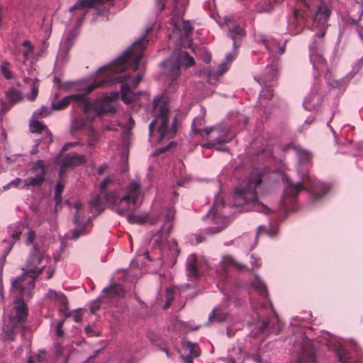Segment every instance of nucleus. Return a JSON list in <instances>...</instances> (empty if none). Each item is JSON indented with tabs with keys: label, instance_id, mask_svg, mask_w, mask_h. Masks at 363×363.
I'll return each instance as SVG.
<instances>
[{
	"label": "nucleus",
	"instance_id": "obj_44",
	"mask_svg": "<svg viewBox=\"0 0 363 363\" xmlns=\"http://www.w3.org/2000/svg\"><path fill=\"white\" fill-rule=\"evenodd\" d=\"M101 304V301L98 298L93 301L90 307V311L92 314H94L98 310H99Z\"/></svg>",
	"mask_w": 363,
	"mask_h": 363
},
{
	"label": "nucleus",
	"instance_id": "obj_11",
	"mask_svg": "<svg viewBox=\"0 0 363 363\" xmlns=\"http://www.w3.org/2000/svg\"><path fill=\"white\" fill-rule=\"evenodd\" d=\"M310 60L319 74L328 71L327 62L323 55V42L315 40L309 46Z\"/></svg>",
	"mask_w": 363,
	"mask_h": 363
},
{
	"label": "nucleus",
	"instance_id": "obj_19",
	"mask_svg": "<svg viewBox=\"0 0 363 363\" xmlns=\"http://www.w3.org/2000/svg\"><path fill=\"white\" fill-rule=\"evenodd\" d=\"M81 206L82 204L79 203H76L74 204V207L76 208V213L74 216V221L78 228L77 229H74L72 233V238L74 240L78 239L83 234V232L84 231L86 228L85 225H82V224L83 223V218H82L79 213V209Z\"/></svg>",
	"mask_w": 363,
	"mask_h": 363
},
{
	"label": "nucleus",
	"instance_id": "obj_55",
	"mask_svg": "<svg viewBox=\"0 0 363 363\" xmlns=\"http://www.w3.org/2000/svg\"><path fill=\"white\" fill-rule=\"evenodd\" d=\"M77 144H78L77 143H72V142H71V143H66V144L63 146V147H62V152H65V151H67L69 147H74V146H76Z\"/></svg>",
	"mask_w": 363,
	"mask_h": 363
},
{
	"label": "nucleus",
	"instance_id": "obj_2",
	"mask_svg": "<svg viewBox=\"0 0 363 363\" xmlns=\"http://www.w3.org/2000/svg\"><path fill=\"white\" fill-rule=\"evenodd\" d=\"M35 232L29 229L26 239V245H33L26 259L25 266L22 268L23 274L18 277L13 282V286L18 289L21 294L26 290L30 291L35 287V279L43 273L45 266H41L45 250L39 242H35Z\"/></svg>",
	"mask_w": 363,
	"mask_h": 363
},
{
	"label": "nucleus",
	"instance_id": "obj_14",
	"mask_svg": "<svg viewBox=\"0 0 363 363\" xmlns=\"http://www.w3.org/2000/svg\"><path fill=\"white\" fill-rule=\"evenodd\" d=\"M104 3L108 4L109 6H113L114 4V0H78L77 3L69 9V11L74 12L77 10L84 11L88 9L94 8L97 4ZM85 15L86 11H83L79 19L82 20Z\"/></svg>",
	"mask_w": 363,
	"mask_h": 363
},
{
	"label": "nucleus",
	"instance_id": "obj_4",
	"mask_svg": "<svg viewBox=\"0 0 363 363\" xmlns=\"http://www.w3.org/2000/svg\"><path fill=\"white\" fill-rule=\"evenodd\" d=\"M330 189L329 184L317 181L308 172H302L301 180L293 183L288 182L281 199V206L285 211L295 209L297 197L300 191H308L314 199L323 197Z\"/></svg>",
	"mask_w": 363,
	"mask_h": 363
},
{
	"label": "nucleus",
	"instance_id": "obj_30",
	"mask_svg": "<svg viewBox=\"0 0 363 363\" xmlns=\"http://www.w3.org/2000/svg\"><path fill=\"white\" fill-rule=\"evenodd\" d=\"M6 96L7 99L12 104H16L23 99V96L21 94V92L15 89H9L6 93Z\"/></svg>",
	"mask_w": 363,
	"mask_h": 363
},
{
	"label": "nucleus",
	"instance_id": "obj_41",
	"mask_svg": "<svg viewBox=\"0 0 363 363\" xmlns=\"http://www.w3.org/2000/svg\"><path fill=\"white\" fill-rule=\"evenodd\" d=\"M50 114L49 109L45 106H42L38 110L35 111L33 113V116L35 118L38 117H46Z\"/></svg>",
	"mask_w": 363,
	"mask_h": 363
},
{
	"label": "nucleus",
	"instance_id": "obj_31",
	"mask_svg": "<svg viewBox=\"0 0 363 363\" xmlns=\"http://www.w3.org/2000/svg\"><path fill=\"white\" fill-rule=\"evenodd\" d=\"M228 314L221 311L219 309H213L210 314L208 319L209 320H216L218 322L224 321L227 318Z\"/></svg>",
	"mask_w": 363,
	"mask_h": 363
},
{
	"label": "nucleus",
	"instance_id": "obj_13",
	"mask_svg": "<svg viewBox=\"0 0 363 363\" xmlns=\"http://www.w3.org/2000/svg\"><path fill=\"white\" fill-rule=\"evenodd\" d=\"M334 350L341 363H363V351L356 345L355 357L340 345L336 346Z\"/></svg>",
	"mask_w": 363,
	"mask_h": 363
},
{
	"label": "nucleus",
	"instance_id": "obj_46",
	"mask_svg": "<svg viewBox=\"0 0 363 363\" xmlns=\"http://www.w3.org/2000/svg\"><path fill=\"white\" fill-rule=\"evenodd\" d=\"M128 220L130 223H143L145 221V218H138L135 215L128 214Z\"/></svg>",
	"mask_w": 363,
	"mask_h": 363
},
{
	"label": "nucleus",
	"instance_id": "obj_42",
	"mask_svg": "<svg viewBox=\"0 0 363 363\" xmlns=\"http://www.w3.org/2000/svg\"><path fill=\"white\" fill-rule=\"evenodd\" d=\"M111 182V179L109 177H108L100 183V184H99L100 194H103L104 192L106 191V189Z\"/></svg>",
	"mask_w": 363,
	"mask_h": 363
},
{
	"label": "nucleus",
	"instance_id": "obj_45",
	"mask_svg": "<svg viewBox=\"0 0 363 363\" xmlns=\"http://www.w3.org/2000/svg\"><path fill=\"white\" fill-rule=\"evenodd\" d=\"M65 323V320H60L56 325V335L58 337H62L64 335L62 327Z\"/></svg>",
	"mask_w": 363,
	"mask_h": 363
},
{
	"label": "nucleus",
	"instance_id": "obj_17",
	"mask_svg": "<svg viewBox=\"0 0 363 363\" xmlns=\"http://www.w3.org/2000/svg\"><path fill=\"white\" fill-rule=\"evenodd\" d=\"M86 161V157L83 155H78L75 152L69 153L61 160L60 173H62L65 169L78 166L85 163Z\"/></svg>",
	"mask_w": 363,
	"mask_h": 363
},
{
	"label": "nucleus",
	"instance_id": "obj_63",
	"mask_svg": "<svg viewBox=\"0 0 363 363\" xmlns=\"http://www.w3.org/2000/svg\"><path fill=\"white\" fill-rule=\"evenodd\" d=\"M85 330L86 331V333H87L89 335H93L92 330H91V328L89 326L86 327V328H85Z\"/></svg>",
	"mask_w": 363,
	"mask_h": 363
},
{
	"label": "nucleus",
	"instance_id": "obj_54",
	"mask_svg": "<svg viewBox=\"0 0 363 363\" xmlns=\"http://www.w3.org/2000/svg\"><path fill=\"white\" fill-rule=\"evenodd\" d=\"M225 228V226L216 227L214 230H213V228H208L207 230L209 233L213 234V233H218L221 232Z\"/></svg>",
	"mask_w": 363,
	"mask_h": 363
},
{
	"label": "nucleus",
	"instance_id": "obj_56",
	"mask_svg": "<svg viewBox=\"0 0 363 363\" xmlns=\"http://www.w3.org/2000/svg\"><path fill=\"white\" fill-rule=\"evenodd\" d=\"M108 13V9H102L100 10H98L96 13V16H106Z\"/></svg>",
	"mask_w": 363,
	"mask_h": 363
},
{
	"label": "nucleus",
	"instance_id": "obj_9",
	"mask_svg": "<svg viewBox=\"0 0 363 363\" xmlns=\"http://www.w3.org/2000/svg\"><path fill=\"white\" fill-rule=\"evenodd\" d=\"M31 171L35 172V177H29L24 180L16 178L13 181L9 182L4 189H6L10 186L18 187L22 183L21 189L28 188L29 186L38 187L40 186L45 181L46 170L43 160H38L31 167Z\"/></svg>",
	"mask_w": 363,
	"mask_h": 363
},
{
	"label": "nucleus",
	"instance_id": "obj_1",
	"mask_svg": "<svg viewBox=\"0 0 363 363\" xmlns=\"http://www.w3.org/2000/svg\"><path fill=\"white\" fill-rule=\"evenodd\" d=\"M147 43L148 40L146 39L145 36H143L135 41L132 47L127 49L109 65L99 69V72H104V78L98 82V84H101V86L106 83H122L121 87V99L125 104H130L135 99V95L131 91L130 88H136L142 79V74H138L135 78L126 74L123 76H117L116 74L123 72L128 67L134 71L138 69L143 58V52Z\"/></svg>",
	"mask_w": 363,
	"mask_h": 363
},
{
	"label": "nucleus",
	"instance_id": "obj_27",
	"mask_svg": "<svg viewBox=\"0 0 363 363\" xmlns=\"http://www.w3.org/2000/svg\"><path fill=\"white\" fill-rule=\"evenodd\" d=\"M183 346L189 352L188 357L195 358L200 355L201 351L197 344L192 343L190 341H184Z\"/></svg>",
	"mask_w": 363,
	"mask_h": 363
},
{
	"label": "nucleus",
	"instance_id": "obj_21",
	"mask_svg": "<svg viewBox=\"0 0 363 363\" xmlns=\"http://www.w3.org/2000/svg\"><path fill=\"white\" fill-rule=\"evenodd\" d=\"M269 72L270 78L266 76L263 79L257 80L260 85H264L265 86V89H263L262 91L261 96L268 100H270L273 97L274 93L271 87L267 86V82H268L270 80H274L276 78L277 74L276 71L272 68L269 69Z\"/></svg>",
	"mask_w": 363,
	"mask_h": 363
},
{
	"label": "nucleus",
	"instance_id": "obj_33",
	"mask_svg": "<svg viewBox=\"0 0 363 363\" xmlns=\"http://www.w3.org/2000/svg\"><path fill=\"white\" fill-rule=\"evenodd\" d=\"M86 125V121L83 118H74L72 121L71 132L74 134L77 130L83 128Z\"/></svg>",
	"mask_w": 363,
	"mask_h": 363
},
{
	"label": "nucleus",
	"instance_id": "obj_48",
	"mask_svg": "<svg viewBox=\"0 0 363 363\" xmlns=\"http://www.w3.org/2000/svg\"><path fill=\"white\" fill-rule=\"evenodd\" d=\"M250 263H251V265H252V268L254 269V268H257V267H259L260 265H261V262H260V259L255 257L253 255H252L250 257Z\"/></svg>",
	"mask_w": 363,
	"mask_h": 363
},
{
	"label": "nucleus",
	"instance_id": "obj_61",
	"mask_svg": "<svg viewBox=\"0 0 363 363\" xmlns=\"http://www.w3.org/2000/svg\"><path fill=\"white\" fill-rule=\"evenodd\" d=\"M160 350L164 352L167 357L169 356V349L167 348V347H166L165 345H164L162 347H161Z\"/></svg>",
	"mask_w": 363,
	"mask_h": 363
},
{
	"label": "nucleus",
	"instance_id": "obj_53",
	"mask_svg": "<svg viewBox=\"0 0 363 363\" xmlns=\"http://www.w3.org/2000/svg\"><path fill=\"white\" fill-rule=\"evenodd\" d=\"M194 236H195L196 244H199L205 240V238L201 233L195 234Z\"/></svg>",
	"mask_w": 363,
	"mask_h": 363
},
{
	"label": "nucleus",
	"instance_id": "obj_16",
	"mask_svg": "<svg viewBox=\"0 0 363 363\" xmlns=\"http://www.w3.org/2000/svg\"><path fill=\"white\" fill-rule=\"evenodd\" d=\"M18 305L15 306L16 316L12 320L13 329H24V322L28 316L27 307L25 303L18 299Z\"/></svg>",
	"mask_w": 363,
	"mask_h": 363
},
{
	"label": "nucleus",
	"instance_id": "obj_38",
	"mask_svg": "<svg viewBox=\"0 0 363 363\" xmlns=\"http://www.w3.org/2000/svg\"><path fill=\"white\" fill-rule=\"evenodd\" d=\"M38 79L35 80V82H33L32 89H31V94L30 95H28L27 98L30 101H33L35 100L38 95V89L39 86L38 84Z\"/></svg>",
	"mask_w": 363,
	"mask_h": 363
},
{
	"label": "nucleus",
	"instance_id": "obj_59",
	"mask_svg": "<svg viewBox=\"0 0 363 363\" xmlns=\"http://www.w3.org/2000/svg\"><path fill=\"white\" fill-rule=\"evenodd\" d=\"M13 325V323H11ZM16 329H13V325L11 326V330L9 331V333H8L6 334L7 337L10 340H13V331L15 330Z\"/></svg>",
	"mask_w": 363,
	"mask_h": 363
},
{
	"label": "nucleus",
	"instance_id": "obj_24",
	"mask_svg": "<svg viewBox=\"0 0 363 363\" xmlns=\"http://www.w3.org/2000/svg\"><path fill=\"white\" fill-rule=\"evenodd\" d=\"M197 259L194 255H191L186 262V269L188 271V276L191 278L198 279L200 274L197 267Z\"/></svg>",
	"mask_w": 363,
	"mask_h": 363
},
{
	"label": "nucleus",
	"instance_id": "obj_25",
	"mask_svg": "<svg viewBox=\"0 0 363 363\" xmlns=\"http://www.w3.org/2000/svg\"><path fill=\"white\" fill-rule=\"evenodd\" d=\"M297 157L300 164H306L310 167L312 166L313 154L302 148H296Z\"/></svg>",
	"mask_w": 363,
	"mask_h": 363
},
{
	"label": "nucleus",
	"instance_id": "obj_35",
	"mask_svg": "<svg viewBox=\"0 0 363 363\" xmlns=\"http://www.w3.org/2000/svg\"><path fill=\"white\" fill-rule=\"evenodd\" d=\"M64 189V185L58 182L55 186V200L56 204L58 205L62 201V192Z\"/></svg>",
	"mask_w": 363,
	"mask_h": 363
},
{
	"label": "nucleus",
	"instance_id": "obj_50",
	"mask_svg": "<svg viewBox=\"0 0 363 363\" xmlns=\"http://www.w3.org/2000/svg\"><path fill=\"white\" fill-rule=\"evenodd\" d=\"M43 357L40 355H36L35 357H31L28 361V363H40L42 361Z\"/></svg>",
	"mask_w": 363,
	"mask_h": 363
},
{
	"label": "nucleus",
	"instance_id": "obj_26",
	"mask_svg": "<svg viewBox=\"0 0 363 363\" xmlns=\"http://www.w3.org/2000/svg\"><path fill=\"white\" fill-rule=\"evenodd\" d=\"M222 263L225 267H235L239 270L246 269L250 271L247 266L240 264L235 259L234 257L230 255H226L223 257Z\"/></svg>",
	"mask_w": 363,
	"mask_h": 363
},
{
	"label": "nucleus",
	"instance_id": "obj_8",
	"mask_svg": "<svg viewBox=\"0 0 363 363\" xmlns=\"http://www.w3.org/2000/svg\"><path fill=\"white\" fill-rule=\"evenodd\" d=\"M87 96L85 95V101L82 107V111L85 115L88 116L92 111L97 116L116 112L113 102L118 99V93H111L110 95L98 99L94 102H91Z\"/></svg>",
	"mask_w": 363,
	"mask_h": 363
},
{
	"label": "nucleus",
	"instance_id": "obj_3",
	"mask_svg": "<svg viewBox=\"0 0 363 363\" xmlns=\"http://www.w3.org/2000/svg\"><path fill=\"white\" fill-rule=\"evenodd\" d=\"M303 4L306 11L301 12L294 11V16L291 21V26L294 25L295 33H299L303 28L306 18L311 15L313 18V26L320 31L315 34L318 38H322L325 35V30L329 26L328 20L332 13V9L323 0H298Z\"/></svg>",
	"mask_w": 363,
	"mask_h": 363
},
{
	"label": "nucleus",
	"instance_id": "obj_49",
	"mask_svg": "<svg viewBox=\"0 0 363 363\" xmlns=\"http://www.w3.org/2000/svg\"><path fill=\"white\" fill-rule=\"evenodd\" d=\"M174 143L173 142H171L167 146L157 149L155 151V155H160V154L167 151L174 145Z\"/></svg>",
	"mask_w": 363,
	"mask_h": 363
},
{
	"label": "nucleus",
	"instance_id": "obj_40",
	"mask_svg": "<svg viewBox=\"0 0 363 363\" xmlns=\"http://www.w3.org/2000/svg\"><path fill=\"white\" fill-rule=\"evenodd\" d=\"M182 30L185 37H189L193 30V27L189 21H182Z\"/></svg>",
	"mask_w": 363,
	"mask_h": 363
},
{
	"label": "nucleus",
	"instance_id": "obj_7",
	"mask_svg": "<svg viewBox=\"0 0 363 363\" xmlns=\"http://www.w3.org/2000/svg\"><path fill=\"white\" fill-rule=\"evenodd\" d=\"M152 113L154 117V120L149 125L150 135H152L156 127L158 126L160 140L172 138L176 134L177 118H174V122L172 126L169 127V109L168 104L164 98L160 97L155 99Z\"/></svg>",
	"mask_w": 363,
	"mask_h": 363
},
{
	"label": "nucleus",
	"instance_id": "obj_18",
	"mask_svg": "<svg viewBox=\"0 0 363 363\" xmlns=\"http://www.w3.org/2000/svg\"><path fill=\"white\" fill-rule=\"evenodd\" d=\"M104 297L113 299V298H121L125 296V290L122 285L116 283L110 284L103 290Z\"/></svg>",
	"mask_w": 363,
	"mask_h": 363
},
{
	"label": "nucleus",
	"instance_id": "obj_58",
	"mask_svg": "<svg viewBox=\"0 0 363 363\" xmlns=\"http://www.w3.org/2000/svg\"><path fill=\"white\" fill-rule=\"evenodd\" d=\"M184 363H194L191 357H183Z\"/></svg>",
	"mask_w": 363,
	"mask_h": 363
},
{
	"label": "nucleus",
	"instance_id": "obj_20",
	"mask_svg": "<svg viewBox=\"0 0 363 363\" xmlns=\"http://www.w3.org/2000/svg\"><path fill=\"white\" fill-rule=\"evenodd\" d=\"M180 62L179 60H175L169 62L168 65V75L171 79L170 88L172 87L173 89H175L177 86V79L180 76L181 70H180Z\"/></svg>",
	"mask_w": 363,
	"mask_h": 363
},
{
	"label": "nucleus",
	"instance_id": "obj_32",
	"mask_svg": "<svg viewBox=\"0 0 363 363\" xmlns=\"http://www.w3.org/2000/svg\"><path fill=\"white\" fill-rule=\"evenodd\" d=\"M253 286L261 296H267L268 295L267 286L262 280L256 279L253 283Z\"/></svg>",
	"mask_w": 363,
	"mask_h": 363
},
{
	"label": "nucleus",
	"instance_id": "obj_10",
	"mask_svg": "<svg viewBox=\"0 0 363 363\" xmlns=\"http://www.w3.org/2000/svg\"><path fill=\"white\" fill-rule=\"evenodd\" d=\"M101 84H98V81H95L82 89L84 91L82 93L68 95L57 101H53L51 104V108L54 111H62L65 109L72 101H75L77 103V106L82 109L85 101V95H89L95 89L100 87Z\"/></svg>",
	"mask_w": 363,
	"mask_h": 363
},
{
	"label": "nucleus",
	"instance_id": "obj_39",
	"mask_svg": "<svg viewBox=\"0 0 363 363\" xmlns=\"http://www.w3.org/2000/svg\"><path fill=\"white\" fill-rule=\"evenodd\" d=\"M22 45L27 48L23 52L24 60H27L28 59L29 55L33 52V48L29 40H24L22 43Z\"/></svg>",
	"mask_w": 363,
	"mask_h": 363
},
{
	"label": "nucleus",
	"instance_id": "obj_64",
	"mask_svg": "<svg viewBox=\"0 0 363 363\" xmlns=\"http://www.w3.org/2000/svg\"><path fill=\"white\" fill-rule=\"evenodd\" d=\"M81 319H82V318H81V316H80L79 315H75L74 316V320L75 322H77V323L80 322V321H81Z\"/></svg>",
	"mask_w": 363,
	"mask_h": 363
},
{
	"label": "nucleus",
	"instance_id": "obj_28",
	"mask_svg": "<svg viewBox=\"0 0 363 363\" xmlns=\"http://www.w3.org/2000/svg\"><path fill=\"white\" fill-rule=\"evenodd\" d=\"M274 4L269 0H262L255 5L257 13H269L273 10Z\"/></svg>",
	"mask_w": 363,
	"mask_h": 363
},
{
	"label": "nucleus",
	"instance_id": "obj_36",
	"mask_svg": "<svg viewBox=\"0 0 363 363\" xmlns=\"http://www.w3.org/2000/svg\"><path fill=\"white\" fill-rule=\"evenodd\" d=\"M179 55L180 59L182 60L186 67H191L194 65V59L187 52H181Z\"/></svg>",
	"mask_w": 363,
	"mask_h": 363
},
{
	"label": "nucleus",
	"instance_id": "obj_29",
	"mask_svg": "<svg viewBox=\"0 0 363 363\" xmlns=\"http://www.w3.org/2000/svg\"><path fill=\"white\" fill-rule=\"evenodd\" d=\"M57 303L59 304V311L62 313L65 318L70 316V313L68 311V301L65 295L62 293L60 298L57 300Z\"/></svg>",
	"mask_w": 363,
	"mask_h": 363
},
{
	"label": "nucleus",
	"instance_id": "obj_22",
	"mask_svg": "<svg viewBox=\"0 0 363 363\" xmlns=\"http://www.w3.org/2000/svg\"><path fill=\"white\" fill-rule=\"evenodd\" d=\"M30 130L33 133H45L52 140V133L48 127L42 122L36 120L31 121L29 124Z\"/></svg>",
	"mask_w": 363,
	"mask_h": 363
},
{
	"label": "nucleus",
	"instance_id": "obj_6",
	"mask_svg": "<svg viewBox=\"0 0 363 363\" xmlns=\"http://www.w3.org/2000/svg\"><path fill=\"white\" fill-rule=\"evenodd\" d=\"M262 182V176L253 175L244 184L237 186L235 189L234 204L240 206L251 205L253 210L267 213L269 209L261 203L257 197V189Z\"/></svg>",
	"mask_w": 363,
	"mask_h": 363
},
{
	"label": "nucleus",
	"instance_id": "obj_52",
	"mask_svg": "<svg viewBox=\"0 0 363 363\" xmlns=\"http://www.w3.org/2000/svg\"><path fill=\"white\" fill-rule=\"evenodd\" d=\"M174 299V291L172 289L167 290V301L172 302Z\"/></svg>",
	"mask_w": 363,
	"mask_h": 363
},
{
	"label": "nucleus",
	"instance_id": "obj_57",
	"mask_svg": "<svg viewBox=\"0 0 363 363\" xmlns=\"http://www.w3.org/2000/svg\"><path fill=\"white\" fill-rule=\"evenodd\" d=\"M156 4L160 7L159 10L160 11H162L164 9V0H156Z\"/></svg>",
	"mask_w": 363,
	"mask_h": 363
},
{
	"label": "nucleus",
	"instance_id": "obj_60",
	"mask_svg": "<svg viewBox=\"0 0 363 363\" xmlns=\"http://www.w3.org/2000/svg\"><path fill=\"white\" fill-rule=\"evenodd\" d=\"M213 128H206L202 130V132H204L206 135H208L213 131Z\"/></svg>",
	"mask_w": 363,
	"mask_h": 363
},
{
	"label": "nucleus",
	"instance_id": "obj_23",
	"mask_svg": "<svg viewBox=\"0 0 363 363\" xmlns=\"http://www.w3.org/2000/svg\"><path fill=\"white\" fill-rule=\"evenodd\" d=\"M175 208L174 207H169L166 210L164 220L165 223L162 226L160 230V233H166L167 234H169L173 228V225L170 223L172 222L175 217Z\"/></svg>",
	"mask_w": 363,
	"mask_h": 363
},
{
	"label": "nucleus",
	"instance_id": "obj_34",
	"mask_svg": "<svg viewBox=\"0 0 363 363\" xmlns=\"http://www.w3.org/2000/svg\"><path fill=\"white\" fill-rule=\"evenodd\" d=\"M10 67H11V65L9 62H8L6 61H4L1 62V72L2 74L4 75V77H5V79H11L13 78V75H12L11 71L10 69Z\"/></svg>",
	"mask_w": 363,
	"mask_h": 363
},
{
	"label": "nucleus",
	"instance_id": "obj_5",
	"mask_svg": "<svg viewBox=\"0 0 363 363\" xmlns=\"http://www.w3.org/2000/svg\"><path fill=\"white\" fill-rule=\"evenodd\" d=\"M140 193V184L133 181L123 197L119 198L115 191H106L94 196L89 201V206L100 214L106 206H115L116 213L122 216L129 209L130 205L135 206Z\"/></svg>",
	"mask_w": 363,
	"mask_h": 363
},
{
	"label": "nucleus",
	"instance_id": "obj_37",
	"mask_svg": "<svg viewBox=\"0 0 363 363\" xmlns=\"http://www.w3.org/2000/svg\"><path fill=\"white\" fill-rule=\"evenodd\" d=\"M203 118H195L192 122V130L194 134H202V129L200 127L203 125Z\"/></svg>",
	"mask_w": 363,
	"mask_h": 363
},
{
	"label": "nucleus",
	"instance_id": "obj_47",
	"mask_svg": "<svg viewBox=\"0 0 363 363\" xmlns=\"http://www.w3.org/2000/svg\"><path fill=\"white\" fill-rule=\"evenodd\" d=\"M271 328V322L265 320L262 322V325L259 327V331L262 333H265L267 330H269Z\"/></svg>",
	"mask_w": 363,
	"mask_h": 363
},
{
	"label": "nucleus",
	"instance_id": "obj_15",
	"mask_svg": "<svg viewBox=\"0 0 363 363\" xmlns=\"http://www.w3.org/2000/svg\"><path fill=\"white\" fill-rule=\"evenodd\" d=\"M225 23L228 27V36L233 41L234 48H239V42L245 36V30L228 18H225Z\"/></svg>",
	"mask_w": 363,
	"mask_h": 363
},
{
	"label": "nucleus",
	"instance_id": "obj_43",
	"mask_svg": "<svg viewBox=\"0 0 363 363\" xmlns=\"http://www.w3.org/2000/svg\"><path fill=\"white\" fill-rule=\"evenodd\" d=\"M62 294L60 291H56L52 289H50L47 294V297L52 301L57 302V300L60 298V296Z\"/></svg>",
	"mask_w": 363,
	"mask_h": 363
},
{
	"label": "nucleus",
	"instance_id": "obj_51",
	"mask_svg": "<svg viewBox=\"0 0 363 363\" xmlns=\"http://www.w3.org/2000/svg\"><path fill=\"white\" fill-rule=\"evenodd\" d=\"M357 27L359 35H363V14L359 17Z\"/></svg>",
	"mask_w": 363,
	"mask_h": 363
},
{
	"label": "nucleus",
	"instance_id": "obj_12",
	"mask_svg": "<svg viewBox=\"0 0 363 363\" xmlns=\"http://www.w3.org/2000/svg\"><path fill=\"white\" fill-rule=\"evenodd\" d=\"M316 347L310 340L306 339L301 345V349L296 363H316Z\"/></svg>",
	"mask_w": 363,
	"mask_h": 363
},
{
	"label": "nucleus",
	"instance_id": "obj_62",
	"mask_svg": "<svg viewBox=\"0 0 363 363\" xmlns=\"http://www.w3.org/2000/svg\"><path fill=\"white\" fill-rule=\"evenodd\" d=\"M264 43L265 46H266L267 49L269 52H273V51H274V50H273L272 48H270V46H269V45L268 44V42H267V40H264Z\"/></svg>",
	"mask_w": 363,
	"mask_h": 363
}]
</instances>
